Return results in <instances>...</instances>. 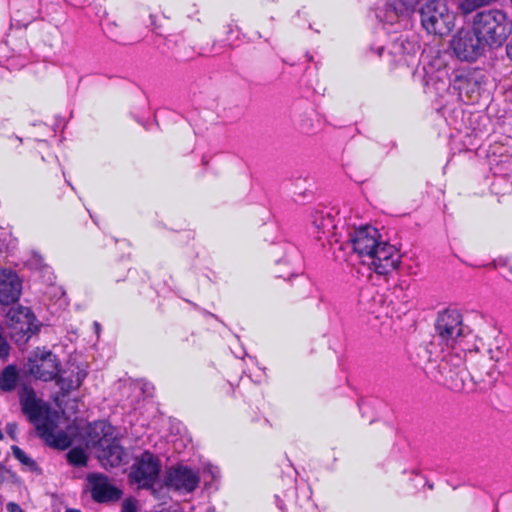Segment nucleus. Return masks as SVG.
I'll return each mask as SVG.
<instances>
[{"label":"nucleus","instance_id":"nucleus-1","mask_svg":"<svg viewBox=\"0 0 512 512\" xmlns=\"http://www.w3.org/2000/svg\"><path fill=\"white\" fill-rule=\"evenodd\" d=\"M322 233H327L329 244H339V250L350 247L360 258L369 257L379 243V231L364 225L357 228L347 226L336 206L322 207Z\"/></svg>","mask_w":512,"mask_h":512},{"label":"nucleus","instance_id":"nucleus-2","mask_svg":"<svg viewBox=\"0 0 512 512\" xmlns=\"http://www.w3.org/2000/svg\"><path fill=\"white\" fill-rule=\"evenodd\" d=\"M18 394L21 411L35 425L37 436L50 448L60 451L70 448L73 443L72 437L64 430L54 431L57 422L52 415H56L57 412L50 404L39 399L34 388L27 384L22 385Z\"/></svg>","mask_w":512,"mask_h":512},{"label":"nucleus","instance_id":"nucleus-3","mask_svg":"<svg viewBox=\"0 0 512 512\" xmlns=\"http://www.w3.org/2000/svg\"><path fill=\"white\" fill-rule=\"evenodd\" d=\"M66 370L57 354L52 350L43 347H35L30 351L26 363L23 366V374L45 383L55 382L60 389L62 397L70 394V381L65 380Z\"/></svg>","mask_w":512,"mask_h":512},{"label":"nucleus","instance_id":"nucleus-4","mask_svg":"<svg viewBox=\"0 0 512 512\" xmlns=\"http://www.w3.org/2000/svg\"><path fill=\"white\" fill-rule=\"evenodd\" d=\"M472 27L482 37L489 50L502 47L512 33V21L500 9L476 12L472 19Z\"/></svg>","mask_w":512,"mask_h":512},{"label":"nucleus","instance_id":"nucleus-5","mask_svg":"<svg viewBox=\"0 0 512 512\" xmlns=\"http://www.w3.org/2000/svg\"><path fill=\"white\" fill-rule=\"evenodd\" d=\"M161 471L160 458L150 450H144L130 466L128 480L131 484H137L138 488L150 491L156 499H161Z\"/></svg>","mask_w":512,"mask_h":512},{"label":"nucleus","instance_id":"nucleus-6","mask_svg":"<svg viewBox=\"0 0 512 512\" xmlns=\"http://www.w3.org/2000/svg\"><path fill=\"white\" fill-rule=\"evenodd\" d=\"M487 78L480 69L454 70L449 78L451 95L466 103H477L485 89Z\"/></svg>","mask_w":512,"mask_h":512},{"label":"nucleus","instance_id":"nucleus-7","mask_svg":"<svg viewBox=\"0 0 512 512\" xmlns=\"http://www.w3.org/2000/svg\"><path fill=\"white\" fill-rule=\"evenodd\" d=\"M6 325L10 339L19 347L26 345L33 335L40 332L43 326L31 308L20 304L8 309Z\"/></svg>","mask_w":512,"mask_h":512},{"label":"nucleus","instance_id":"nucleus-8","mask_svg":"<svg viewBox=\"0 0 512 512\" xmlns=\"http://www.w3.org/2000/svg\"><path fill=\"white\" fill-rule=\"evenodd\" d=\"M423 28L433 35L446 36L454 27V16L440 0H427L420 7Z\"/></svg>","mask_w":512,"mask_h":512},{"label":"nucleus","instance_id":"nucleus-9","mask_svg":"<svg viewBox=\"0 0 512 512\" xmlns=\"http://www.w3.org/2000/svg\"><path fill=\"white\" fill-rule=\"evenodd\" d=\"M435 332L441 343L454 347L462 338L471 333L463 324L461 313L456 309H445L438 313L435 321Z\"/></svg>","mask_w":512,"mask_h":512},{"label":"nucleus","instance_id":"nucleus-10","mask_svg":"<svg viewBox=\"0 0 512 512\" xmlns=\"http://www.w3.org/2000/svg\"><path fill=\"white\" fill-rule=\"evenodd\" d=\"M199 482V469L182 463L172 465L166 469L161 480L162 498L165 496V489L167 491L191 493L198 487Z\"/></svg>","mask_w":512,"mask_h":512},{"label":"nucleus","instance_id":"nucleus-11","mask_svg":"<svg viewBox=\"0 0 512 512\" xmlns=\"http://www.w3.org/2000/svg\"><path fill=\"white\" fill-rule=\"evenodd\" d=\"M451 48L461 61L475 62L489 50L482 37L471 26L470 29L459 30L451 40Z\"/></svg>","mask_w":512,"mask_h":512},{"label":"nucleus","instance_id":"nucleus-12","mask_svg":"<svg viewBox=\"0 0 512 512\" xmlns=\"http://www.w3.org/2000/svg\"><path fill=\"white\" fill-rule=\"evenodd\" d=\"M270 255L278 267H283L278 278L287 280L302 273V256L294 244L287 241L272 243Z\"/></svg>","mask_w":512,"mask_h":512},{"label":"nucleus","instance_id":"nucleus-13","mask_svg":"<svg viewBox=\"0 0 512 512\" xmlns=\"http://www.w3.org/2000/svg\"><path fill=\"white\" fill-rule=\"evenodd\" d=\"M369 265L379 275H386L396 270L401 263V255L398 249L388 242H380L368 257Z\"/></svg>","mask_w":512,"mask_h":512},{"label":"nucleus","instance_id":"nucleus-14","mask_svg":"<svg viewBox=\"0 0 512 512\" xmlns=\"http://www.w3.org/2000/svg\"><path fill=\"white\" fill-rule=\"evenodd\" d=\"M86 479L90 484L91 497L96 503L117 502L123 496V491L103 473H89Z\"/></svg>","mask_w":512,"mask_h":512},{"label":"nucleus","instance_id":"nucleus-15","mask_svg":"<svg viewBox=\"0 0 512 512\" xmlns=\"http://www.w3.org/2000/svg\"><path fill=\"white\" fill-rule=\"evenodd\" d=\"M457 361L459 363L451 365L448 359L443 358L438 364L440 378H438L437 381L453 391H461L464 389L465 378L470 372L467 371L464 366L460 365V358H457Z\"/></svg>","mask_w":512,"mask_h":512},{"label":"nucleus","instance_id":"nucleus-16","mask_svg":"<svg viewBox=\"0 0 512 512\" xmlns=\"http://www.w3.org/2000/svg\"><path fill=\"white\" fill-rule=\"evenodd\" d=\"M422 72V84L427 94L440 97L445 92L451 94V89L449 88L450 75H448L445 68L435 69L433 65L429 64L428 66H423Z\"/></svg>","mask_w":512,"mask_h":512},{"label":"nucleus","instance_id":"nucleus-17","mask_svg":"<svg viewBox=\"0 0 512 512\" xmlns=\"http://www.w3.org/2000/svg\"><path fill=\"white\" fill-rule=\"evenodd\" d=\"M22 281L18 274L7 268H0V305L9 306L18 302Z\"/></svg>","mask_w":512,"mask_h":512},{"label":"nucleus","instance_id":"nucleus-18","mask_svg":"<svg viewBox=\"0 0 512 512\" xmlns=\"http://www.w3.org/2000/svg\"><path fill=\"white\" fill-rule=\"evenodd\" d=\"M114 429V426L106 420L88 422L83 436L86 447L99 449L105 442L112 440Z\"/></svg>","mask_w":512,"mask_h":512},{"label":"nucleus","instance_id":"nucleus-19","mask_svg":"<svg viewBox=\"0 0 512 512\" xmlns=\"http://www.w3.org/2000/svg\"><path fill=\"white\" fill-rule=\"evenodd\" d=\"M96 451V457L105 469L120 466L126 456L124 447L115 436H113L112 440L109 442H105L102 447H99Z\"/></svg>","mask_w":512,"mask_h":512},{"label":"nucleus","instance_id":"nucleus-20","mask_svg":"<svg viewBox=\"0 0 512 512\" xmlns=\"http://www.w3.org/2000/svg\"><path fill=\"white\" fill-rule=\"evenodd\" d=\"M499 372L495 369L494 365L487 360H482L472 367L469 372L471 380L475 384H483V387L493 384Z\"/></svg>","mask_w":512,"mask_h":512},{"label":"nucleus","instance_id":"nucleus-21","mask_svg":"<svg viewBox=\"0 0 512 512\" xmlns=\"http://www.w3.org/2000/svg\"><path fill=\"white\" fill-rule=\"evenodd\" d=\"M419 50L420 45L416 41L399 36L392 42L390 53L394 56H400L405 61H408V57L415 56Z\"/></svg>","mask_w":512,"mask_h":512},{"label":"nucleus","instance_id":"nucleus-22","mask_svg":"<svg viewBox=\"0 0 512 512\" xmlns=\"http://www.w3.org/2000/svg\"><path fill=\"white\" fill-rule=\"evenodd\" d=\"M19 370L16 364L7 365L0 372V390L3 392H12L17 387L19 381Z\"/></svg>","mask_w":512,"mask_h":512},{"label":"nucleus","instance_id":"nucleus-23","mask_svg":"<svg viewBox=\"0 0 512 512\" xmlns=\"http://www.w3.org/2000/svg\"><path fill=\"white\" fill-rule=\"evenodd\" d=\"M202 475L205 489L209 492H217L220 488V468L211 463H206L203 467Z\"/></svg>","mask_w":512,"mask_h":512},{"label":"nucleus","instance_id":"nucleus-24","mask_svg":"<svg viewBox=\"0 0 512 512\" xmlns=\"http://www.w3.org/2000/svg\"><path fill=\"white\" fill-rule=\"evenodd\" d=\"M319 122V117L316 109L310 108L300 115L298 122V129L301 133L312 135L316 133V124Z\"/></svg>","mask_w":512,"mask_h":512},{"label":"nucleus","instance_id":"nucleus-25","mask_svg":"<svg viewBox=\"0 0 512 512\" xmlns=\"http://www.w3.org/2000/svg\"><path fill=\"white\" fill-rule=\"evenodd\" d=\"M65 456L67 463L72 467L81 468L88 464V454L81 446L72 447Z\"/></svg>","mask_w":512,"mask_h":512},{"label":"nucleus","instance_id":"nucleus-26","mask_svg":"<svg viewBox=\"0 0 512 512\" xmlns=\"http://www.w3.org/2000/svg\"><path fill=\"white\" fill-rule=\"evenodd\" d=\"M11 450L13 456L24 466L28 467V469L36 473L37 475H41L43 473L42 468L37 464V462L29 457L19 446L12 445Z\"/></svg>","mask_w":512,"mask_h":512},{"label":"nucleus","instance_id":"nucleus-27","mask_svg":"<svg viewBox=\"0 0 512 512\" xmlns=\"http://www.w3.org/2000/svg\"><path fill=\"white\" fill-rule=\"evenodd\" d=\"M508 345L507 343L501 339H495L494 344L490 345V348L488 350V353L490 355V360H493L495 362H499L501 360L505 359V356L508 353Z\"/></svg>","mask_w":512,"mask_h":512},{"label":"nucleus","instance_id":"nucleus-28","mask_svg":"<svg viewBox=\"0 0 512 512\" xmlns=\"http://www.w3.org/2000/svg\"><path fill=\"white\" fill-rule=\"evenodd\" d=\"M19 12L22 11L24 14L34 19L36 14L39 12L40 0H18Z\"/></svg>","mask_w":512,"mask_h":512},{"label":"nucleus","instance_id":"nucleus-29","mask_svg":"<svg viewBox=\"0 0 512 512\" xmlns=\"http://www.w3.org/2000/svg\"><path fill=\"white\" fill-rule=\"evenodd\" d=\"M488 266L500 270V273L503 276V278H505L509 282H512V266L509 265L506 259H495L493 262L488 264Z\"/></svg>","mask_w":512,"mask_h":512},{"label":"nucleus","instance_id":"nucleus-30","mask_svg":"<svg viewBox=\"0 0 512 512\" xmlns=\"http://www.w3.org/2000/svg\"><path fill=\"white\" fill-rule=\"evenodd\" d=\"M103 31L105 35L111 39L112 41L126 45L128 42L126 41V38L124 35H122L117 29L115 23H107L105 26H103Z\"/></svg>","mask_w":512,"mask_h":512},{"label":"nucleus","instance_id":"nucleus-31","mask_svg":"<svg viewBox=\"0 0 512 512\" xmlns=\"http://www.w3.org/2000/svg\"><path fill=\"white\" fill-rule=\"evenodd\" d=\"M87 376H88V371L84 368H80L79 366H77V371L75 373V380L72 379V375L68 376V377L65 376V380L70 381V383L68 384L71 386L70 393L74 390H78L82 386V384H83L84 380L87 378Z\"/></svg>","mask_w":512,"mask_h":512},{"label":"nucleus","instance_id":"nucleus-32","mask_svg":"<svg viewBox=\"0 0 512 512\" xmlns=\"http://www.w3.org/2000/svg\"><path fill=\"white\" fill-rule=\"evenodd\" d=\"M485 4L484 0H460L458 9L463 15H468Z\"/></svg>","mask_w":512,"mask_h":512},{"label":"nucleus","instance_id":"nucleus-33","mask_svg":"<svg viewBox=\"0 0 512 512\" xmlns=\"http://www.w3.org/2000/svg\"><path fill=\"white\" fill-rule=\"evenodd\" d=\"M402 473L405 475V474H410L411 476L414 475L415 476V479H411V481H417V483L414 485V488H417L418 487V484L422 483L423 486L427 487L429 490H433L434 489V484L432 482H429L425 476L421 475L417 470H411V471H407V470H403Z\"/></svg>","mask_w":512,"mask_h":512},{"label":"nucleus","instance_id":"nucleus-34","mask_svg":"<svg viewBox=\"0 0 512 512\" xmlns=\"http://www.w3.org/2000/svg\"><path fill=\"white\" fill-rule=\"evenodd\" d=\"M11 345L9 344L7 338L0 332V359H7L10 355Z\"/></svg>","mask_w":512,"mask_h":512},{"label":"nucleus","instance_id":"nucleus-35","mask_svg":"<svg viewBox=\"0 0 512 512\" xmlns=\"http://www.w3.org/2000/svg\"><path fill=\"white\" fill-rule=\"evenodd\" d=\"M121 512H138L137 500L133 497L126 498L122 502Z\"/></svg>","mask_w":512,"mask_h":512},{"label":"nucleus","instance_id":"nucleus-36","mask_svg":"<svg viewBox=\"0 0 512 512\" xmlns=\"http://www.w3.org/2000/svg\"><path fill=\"white\" fill-rule=\"evenodd\" d=\"M17 429H18V424L16 422H8L6 424V427H5L6 433L13 441L18 440L17 439Z\"/></svg>","mask_w":512,"mask_h":512},{"label":"nucleus","instance_id":"nucleus-37","mask_svg":"<svg viewBox=\"0 0 512 512\" xmlns=\"http://www.w3.org/2000/svg\"><path fill=\"white\" fill-rule=\"evenodd\" d=\"M4 473L8 475V479L15 485H20L22 483L21 478L17 475L16 472L12 471L11 469L7 468V470H4Z\"/></svg>","mask_w":512,"mask_h":512},{"label":"nucleus","instance_id":"nucleus-38","mask_svg":"<svg viewBox=\"0 0 512 512\" xmlns=\"http://www.w3.org/2000/svg\"><path fill=\"white\" fill-rule=\"evenodd\" d=\"M33 260L36 268L44 269L47 265L44 263L43 257L38 252H33Z\"/></svg>","mask_w":512,"mask_h":512},{"label":"nucleus","instance_id":"nucleus-39","mask_svg":"<svg viewBox=\"0 0 512 512\" xmlns=\"http://www.w3.org/2000/svg\"><path fill=\"white\" fill-rule=\"evenodd\" d=\"M157 17L156 15L154 14H150L149 15V27H151L152 31H154L155 33H157L158 35H161L160 33L157 32V29L159 28V25L157 24Z\"/></svg>","mask_w":512,"mask_h":512},{"label":"nucleus","instance_id":"nucleus-40","mask_svg":"<svg viewBox=\"0 0 512 512\" xmlns=\"http://www.w3.org/2000/svg\"><path fill=\"white\" fill-rule=\"evenodd\" d=\"M6 509L8 512H25L21 506L15 502H9L6 505Z\"/></svg>","mask_w":512,"mask_h":512},{"label":"nucleus","instance_id":"nucleus-41","mask_svg":"<svg viewBox=\"0 0 512 512\" xmlns=\"http://www.w3.org/2000/svg\"><path fill=\"white\" fill-rule=\"evenodd\" d=\"M201 313L205 316L214 318L216 321H218L219 323H221L223 326L226 327L225 322L223 320H221L216 314H214L206 309H203V308L201 309Z\"/></svg>","mask_w":512,"mask_h":512},{"label":"nucleus","instance_id":"nucleus-42","mask_svg":"<svg viewBox=\"0 0 512 512\" xmlns=\"http://www.w3.org/2000/svg\"><path fill=\"white\" fill-rule=\"evenodd\" d=\"M317 214H318V210L317 209H313L311 214H310V222L311 224L316 228V229H319L320 226L318 225L317 223Z\"/></svg>","mask_w":512,"mask_h":512},{"label":"nucleus","instance_id":"nucleus-43","mask_svg":"<svg viewBox=\"0 0 512 512\" xmlns=\"http://www.w3.org/2000/svg\"><path fill=\"white\" fill-rule=\"evenodd\" d=\"M276 505L282 512H287L283 499H281L278 495L275 496Z\"/></svg>","mask_w":512,"mask_h":512},{"label":"nucleus","instance_id":"nucleus-44","mask_svg":"<svg viewBox=\"0 0 512 512\" xmlns=\"http://www.w3.org/2000/svg\"><path fill=\"white\" fill-rule=\"evenodd\" d=\"M506 55L512 61V38L506 44Z\"/></svg>","mask_w":512,"mask_h":512},{"label":"nucleus","instance_id":"nucleus-45","mask_svg":"<svg viewBox=\"0 0 512 512\" xmlns=\"http://www.w3.org/2000/svg\"><path fill=\"white\" fill-rule=\"evenodd\" d=\"M150 512H182L181 509H173L171 507H163L160 510H152Z\"/></svg>","mask_w":512,"mask_h":512},{"label":"nucleus","instance_id":"nucleus-46","mask_svg":"<svg viewBox=\"0 0 512 512\" xmlns=\"http://www.w3.org/2000/svg\"><path fill=\"white\" fill-rule=\"evenodd\" d=\"M93 328H94V332L95 334L97 335V338L100 337V332H101V324L98 322V321H94L93 322Z\"/></svg>","mask_w":512,"mask_h":512},{"label":"nucleus","instance_id":"nucleus-47","mask_svg":"<svg viewBox=\"0 0 512 512\" xmlns=\"http://www.w3.org/2000/svg\"><path fill=\"white\" fill-rule=\"evenodd\" d=\"M4 470H7V467L2 462H0V484L6 480L4 476Z\"/></svg>","mask_w":512,"mask_h":512},{"label":"nucleus","instance_id":"nucleus-48","mask_svg":"<svg viewBox=\"0 0 512 512\" xmlns=\"http://www.w3.org/2000/svg\"><path fill=\"white\" fill-rule=\"evenodd\" d=\"M371 49H372V50H374V47L372 46V47H371ZM384 49H385V48H384V46H377V47L375 48V52H376L379 56H381V55L383 54V52H384Z\"/></svg>","mask_w":512,"mask_h":512},{"label":"nucleus","instance_id":"nucleus-49","mask_svg":"<svg viewBox=\"0 0 512 512\" xmlns=\"http://www.w3.org/2000/svg\"><path fill=\"white\" fill-rule=\"evenodd\" d=\"M298 487L296 485H292L291 488L284 493V497H288V492L290 493V495H292L294 493V491H297Z\"/></svg>","mask_w":512,"mask_h":512},{"label":"nucleus","instance_id":"nucleus-50","mask_svg":"<svg viewBox=\"0 0 512 512\" xmlns=\"http://www.w3.org/2000/svg\"><path fill=\"white\" fill-rule=\"evenodd\" d=\"M9 138L10 139H12V138L15 139L18 142V146H20L22 144V142H23L22 138L17 136V135H11V136H9Z\"/></svg>","mask_w":512,"mask_h":512},{"label":"nucleus","instance_id":"nucleus-51","mask_svg":"<svg viewBox=\"0 0 512 512\" xmlns=\"http://www.w3.org/2000/svg\"><path fill=\"white\" fill-rule=\"evenodd\" d=\"M6 248H7L6 241L0 239V252L4 251Z\"/></svg>","mask_w":512,"mask_h":512},{"label":"nucleus","instance_id":"nucleus-52","mask_svg":"<svg viewBox=\"0 0 512 512\" xmlns=\"http://www.w3.org/2000/svg\"><path fill=\"white\" fill-rule=\"evenodd\" d=\"M186 301H187V302H188V303H189V304H190L194 309L199 310V311L201 312V309H202V308H201L198 304H196V303H194V302H192V301H190V300H186Z\"/></svg>","mask_w":512,"mask_h":512},{"label":"nucleus","instance_id":"nucleus-53","mask_svg":"<svg viewBox=\"0 0 512 512\" xmlns=\"http://www.w3.org/2000/svg\"><path fill=\"white\" fill-rule=\"evenodd\" d=\"M186 301H187V302H188V303H189V304H190L194 309L199 310V311L201 312V309H202V308H201L198 304H196V303H194V302H192V301H190V300H186Z\"/></svg>","mask_w":512,"mask_h":512},{"label":"nucleus","instance_id":"nucleus-54","mask_svg":"<svg viewBox=\"0 0 512 512\" xmlns=\"http://www.w3.org/2000/svg\"><path fill=\"white\" fill-rule=\"evenodd\" d=\"M358 406H359L360 411H362V410H363V408H364L365 406H367V403H366V401H364V400H360V401L358 402Z\"/></svg>","mask_w":512,"mask_h":512},{"label":"nucleus","instance_id":"nucleus-55","mask_svg":"<svg viewBox=\"0 0 512 512\" xmlns=\"http://www.w3.org/2000/svg\"><path fill=\"white\" fill-rule=\"evenodd\" d=\"M231 33H233V28H232V25H231V24H229V25L227 26V30H226L227 40L229 39V35H230Z\"/></svg>","mask_w":512,"mask_h":512},{"label":"nucleus","instance_id":"nucleus-56","mask_svg":"<svg viewBox=\"0 0 512 512\" xmlns=\"http://www.w3.org/2000/svg\"><path fill=\"white\" fill-rule=\"evenodd\" d=\"M65 512H81V510L75 508H67Z\"/></svg>","mask_w":512,"mask_h":512},{"label":"nucleus","instance_id":"nucleus-57","mask_svg":"<svg viewBox=\"0 0 512 512\" xmlns=\"http://www.w3.org/2000/svg\"><path fill=\"white\" fill-rule=\"evenodd\" d=\"M211 52L219 53V52L216 50V42H214V43L212 44Z\"/></svg>","mask_w":512,"mask_h":512},{"label":"nucleus","instance_id":"nucleus-58","mask_svg":"<svg viewBox=\"0 0 512 512\" xmlns=\"http://www.w3.org/2000/svg\"><path fill=\"white\" fill-rule=\"evenodd\" d=\"M307 192H308L307 190H305L304 192H301V193L299 194V197H303V198H305V197L307 196Z\"/></svg>","mask_w":512,"mask_h":512},{"label":"nucleus","instance_id":"nucleus-59","mask_svg":"<svg viewBox=\"0 0 512 512\" xmlns=\"http://www.w3.org/2000/svg\"><path fill=\"white\" fill-rule=\"evenodd\" d=\"M142 281L145 283L146 282V279H148V275L147 273H144V276L141 278Z\"/></svg>","mask_w":512,"mask_h":512},{"label":"nucleus","instance_id":"nucleus-60","mask_svg":"<svg viewBox=\"0 0 512 512\" xmlns=\"http://www.w3.org/2000/svg\"><path fill=\"white\" fill-rule=\"evenodd\" d=\"M306 57L308 61H311L313 59L312 55H310L309 53H306Z\"/></svg>","mask_w":512,"mask_h":512},{"label":"nucleus","instance_id":"nucleus-61","mask_svg":"<svg viewBox=\"0 0 512 512\" xmlns=\"http://www.w3.org/2000/svg\"><path fill=\"white\" fill-rule=\"evenodd\" d=\"M295 202L299 203V204H305V202L303 200H299V199H295Z\"/></svg>","mask_w":512,"mask_h":512},{"label":"nucleus","instance_id":"nucleus-62","mask_svg":"<svg viewBox=\"0 0 512 512\" xmlns=\"http://www.w3.org/2000/svg\"><path fill=\"white\" fill-rule=\"evenodd\" d=\"M125 279H126L125 277H124V278H117V279H116V282H118V283H119V282H121V281H125Z\"/></svg>","mask_w":512,"mask_h":512},{"label":"nucleus","instance_id":"nucleus-63","mask_svg":"<svg viewBox=\"0 0 512 512\" xmlns=\"http://www.w3.org/2000/svg\"><path fill=\"white\" fill-rule=\"evenodd\" d=\"M202 163H203V165H206V164H207V160L205 159V157H203V159H202Z\"/></svg>","mask_w":512,"mask_h":512},{"label":"nucleus","instance_id":"nucleus-64","mask_svg":"<svg viewBox=\"0 0 512 512\" xmlns=\"http://www.w3.org/2000/svg\"><path fill=\"white\" fill-rule=\"evenodd\" d=\"M289 482L293 484V483H295V480L290 479Z\"/></svg>","mask_w":512,"mask_h":512}]
</instances>
